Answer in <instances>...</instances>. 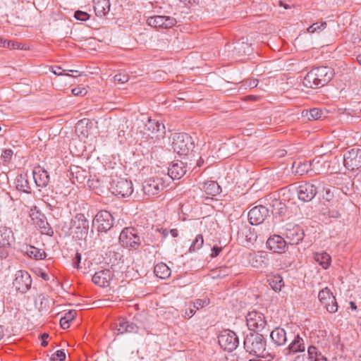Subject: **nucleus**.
<instances>
[{
  "label": "nucleus",
  "instance_id": "obj_9",
  "mask_svg": "<svg viewBox=\"0 0 361 361\" xmlns=\"http://www.w3.org/2000/svg\"><path fill=\"white\" fill-rule=\"evenodd\" d=\"M220 346L228 352L234 350L239 344V339L236 334L229 329L223 331L218 337Z\"/></svg>",
  "mask_w": 361,
  "mask_h": 361
},
{
  "label": "nucleus",
  "instance_id": "obj_32",
  "mask_svg": "<svg viewBox=\"0 0 361 361\" xmlns=\"http://www.w3.org/2000/svg\"><path fill=\"white\" fill-rule=\"evenodd\" d=\"M323 111L319 108L305 109L302 112V116L308 121L319 120L322 117H325V116H323Z\"/></svg>",
  "mask_w": 361,
  "mask_h": 361
},
{
  "label": "nucleus",
  "instance_id": "obj_57",
  "mask_svg": "<svg viewBox=\"0 0 361 361\" xmlns=\"http://www.w3.org/2000/svg\"><path fill=\"white\" fill-rule=\"evenodd\" d=\"M49 337V335L47 334H43L41 335V339H42V343L41 345L42 346H47V341L46 339Z\"/></svg>",
  "mask_w": 361,
  "mask_h": 361
},
{
  "label": "nucleus",
  "instance_id": "obj_33",
  "mask_svg": "<svg viewBox=\"0 0 361 361\" xmlns=\"http://www.w3.org/2000/svg\"><path fill=\"white\" fill-rule=\"evenodd\" d=\"M267 281L274 291H280L284 286L283 278L279 274L269 276Z\"/></svg>",
  "mask_w": 361,
  "mask_h": 361
},
{
  "label": "nucleus",
  "instance_id": "obj_58",
  "mask_svg": "<svg viewBox=\"0 0 361 361\" xmlns=\"http://www.w3.org/2000/svg\"><path fill=\"white\" fill-rule=\"evenodd\" d=\"M10 43L11 42H7L6 39H4L3 38L0 37V47H10Z\"/></svg>",
  "mask_w": 361,
  "mask_h": 361
},
{
  "label": "nucleus",
  "instance_id": "obj_29",
  "mask_svg": "<svg viewBox=\"0 0 361 361\" xmlns=\"http://www.w3.org/2000/svg\"><path fill=\"white\" fill-rule=\"evenodd\" d=\"M20 250L30 258L35 259H42L46 257L44 252H41L38 248L29 245H23L20 247Z\"/></svg>",
  "mask_w": 361,
  "mask_h": 361
},
{
  "label": "nucleus",
  "instance_id": "obj_3",
  "mask_svg": "<svg viewBox=\"0 0 361 361\" xmlns=\"http://www.w3.org/2000/svg\"><path fill=\"white\" fill-rule=\"evenodd\" d=\"M171 145L178 154L187 155L195 148V141L188 133H174L171 136Z\"/></svg>",
  "mask_w": 361,
  "mask_h": 361
},
{
  "label": "nucleus",
  "instance_id": "obj_48",
  "mask_svg": "<svg viewBox=\"0 0 361 361\" xmlns=\"http://www.w3.org/2000/svg\"><path fill=\"white\" fill-rule=\"evenodd\" d=\"M323 191H324V193L322 195L323 199L326 200V201H330L334 197V193L331 191V188H324Z\"/></svg>",
  "mask_w": 361,
  "mask_h": 361
},
{
  "label": "nucleus",
  "instance_id": "obj_31",
  "mask_svg": "<svg viewBox=\"0 0 361 361\" xmlns=\"http://www.w3.org/2000/svg\"><path fill=\"white\" fill-rule=\"evenodd\" d=\"M16 188L25 193H31L30 182L28 180L27 174H20L17 176L16 180Z\"/></svg>",
  "mask_w": 361,
  "mask_h": 361
},
{
  "label": "nucleus",
  "instance_id": "obj_55",
  "mask_svg": "<svg viewBox=\"0 0 361 361\" xmlns=\"http://www.w3.org/2000/svg\"><path fill=\"white\" fill-rule=\"evenodd\" d=\"M69 322L70 321L65 319L64 317H61L60 319V325L61 328L63 329H66L69 327Z\"/></svg>",
  "mask_w": 361,
  "mask_h": 361
},
{
  "label": "nucleus",
  "instance_id": "obj_5",
  "mask_svg": "<svg viewBox=\"0 0 361 361\" xmlns=\"http://www.w3.org/2000/svg\"><path fill=\"white\" fill-rule=\"evenodd\" d=\"M319 185L320 183L316 180L302 183L297 189L298 199L305 202L312 200L318 192Z\"/></svg>",
  "mask_w": 361,
  "mask_h": 361
},
{
  "label": "nucleus",
  "instance_id": "obj_28",
  "mask_svg": "<svg viewBox=\"0 0 361 361\" xmlns=\"http://www.w3.org/2000/svg\"><path fill=\"white\" fill-rule=\"evenodd\" d=\"M270 337L274 344L279 346L285 345L287 341L286 332L283 328H275L271 332Z\"/></svg>",
  "mask_w": 361,
  "mask_h": 361
},
{
  "label": "nucleus",
  "instance_id": "obj_63",
  "mask_svg": "<svg viewBox=\"0 0 361 361\" xmlns=\"http://www.w3.org/2000/svg\"><path fill=\"white\" fill-rule=\"evenodd\" d=\"M303 357L300 356H297L294 361H302Z\"/></svg>",
  "mask_w": 361,
  "mask_h": 361
},
{
  "label": "nucleus",
  "instance_id": "obj_6",
  "mask_svg": "<svg viewBox=\"0 0 361 361\" xmlns=\"http://www.w3.org/2000/svg\"><path fill=\"white\" fill-rule=\"evenodd\" d=\"M15 242V238L11 228L0 227V259H3L8 257L9 249Z\"/></svg>",
  "mask_w": 361,
  "mask_h": 361
},
{
  "label": "nucleus",
  "instance_id": "obj_37",
  "mask_svg": "<svg viewBox=\"0 0 361 361\" xmlns=\"http://www.w3.org/2000/svg\"><path fill=\"white\" fill-rule=\"evenodd\" d=\"M235 50L238 55H249L252 51L251 46L247 42H237L235 47Z\"/></svg>",
  "mask_w": 361,
  "mask_h": 361
},
{
  "label": "nucleus",
  "instance_id": "obj_23",
  "mask_svg": "<svg viewBox=\"0 0 361 361\" xmlns=\"http://www.w3.org/2000/svg\"><path fill=\"white\" fill-rule=\"evenodd\" d=\"M266 201L273 208V212L280 216L284 215L286 212L287 207L285 203L278 200L276 195L271 194L266 197Z\"/></svg>",
  "mask_w": 361,
  "mask_h": 361
},
{
  "label": "nucleus",
  "instance_id": "obj_12",
  "mask_svg": "<svg viewBox=\"0 0 361 361\" xmlns=\"http://www.w3.org/2000/svg\"><path fill=\"white\" fill-rule=\"evenodd\" d=\"M110 190L114 195H120L122 197L131 195L133 191L132 182L125 178L114 180L111 183Z\"/></svg>",
  "mask_w": 361,
  "mask_h": 361
},
{
  "label": "nucleus",
  "instance_id": "obj_10",
  "mask_svg": "<svg viewBox=\"0 0 361 361\" xmlns=\"http://www.w3.org/2000/svg\"><path fill=\"white\" fill-rule=\"evenodd\" d=\"M343 164L349 171L361 168V149L352 148L343 154Z\"/></svg>",
  "mask_w": 361,
  "mask_h": 361
},
{
  "label": "nucleus",
  "instance_id": "obj_13",
  "mask_svg": "<svg viewBox=\"0 0 361 361\" xmlns=\"http://www.w3.org/2000/svg\"><path fill=\"white\" fill-rule=\"evenodd\" d=\"M318 298L329 312H337L338 305L336 298L327 287L322 288L319 292Z\"/></svg>",
  "mask_w": 361,
  "mask_h": 361
},
{
  "label": "nucleus",
  "instance_id": "obj_51",
  "mask_svg": "<svg viewBox=\"0 0 361 361\" xmlns=\"http://www.w3.org/2000/svg\"><path fill=\"white\" fill-rule=\"evenodd\" d=\"M80 261H81V255L80 253L77 252L73 259V267L74 268L79 269Z\"/></svg>",
  "mask_w": 361,
  "mask_h": 361
},
{
  "label": "nucleus",
  "instance_id": "obj_22",
  "mask_svg": "<svg viewBox=\"0 0 361 361\" xmlns=\"http://www.w3.org/2000/svg\"><path fill=\"white\" fill-rule=\"evenodd\" d=\"M116 331L120 334L125 333H137L139 327L133 322H130L125 318H119L116 323Z\"/></svg>",
  "mask_w": 361,
  "mask_h": 361
},
{
  "label": "nucleus",
  "instance_id": "obj_17",
  "mask_svg": "<svg viewBox=\"0 0 361 361\" xmlns=\"http://www.w3.org/2000/svg\"><path fill=\"white\" fill-rule=\"evenodd\" d=\"M148 25L157 29H169L176 23V20L171 16H154L147 18Z\"/></svg>",
  "mask_w": 361,
  "mask_h": 361
},
{
  "label": "nucleus",
  "instance_id": "obj_59",
  "mask_svg": "<svg viewBox=\"0 0 361 361\" xmlns=\"http://www.w3.org/2000/svg\"><path fill=\"white\" fill-rule=\"evenodd\" d=\"M170 233L171 234V235L173 237V238H176L178 235V231L177 229H171L170 231Z\"/></svg>",
  "mask_w": 361,
  "mask_h": 361
},
{
  "label": "nucleus",
  "instance_id": "obj_14",
  "mask_svg": "<svg viewBox=\"0 0 361 361\" xmlns=\"http://www.w3.org/2000/svg\"><path fill=\"white\" fill-rule=\"evenodd\" d=\"M93 223L97 224L98 231L106 232L113 226L114 218L108 211L102 210L96 214Z\"/></svg>",
  "mask_w": 361,
  "mask_h": 361
},
{
  "label": "nucleus",
  "instance_id": "obj_2",
  "mask_svg": "<svg viewBox=\"0 0 361 361\" xmlns=\"http://www.w3.org/2000/svg\"><path fill=\"white\" fill-rule=\"evenodd\" d=\"M266 339L262 334L250 332L244 338L243 345L246 352L256 356L264 357L266 350Z\"/></svg>",
  "mask_w": 361,
  "mask_h": 361
},
{
  "label": "nucleus",
  "instance_id": "obj_16",
  "mask_svg": "<svg viewBox=\"0 0 361 361\" xmlns=\"http://www.w3.org/2000/svg\"><path fill=\"white\" fill-rule=\"evenodd\" d=\"M164 188L165 184L160 178H149L142 183V190L148 197L158 194Z\"/></svg>",
  "mask_w": 361,
  "mask_h": 361
},
{
  "label": "nucleus",
  "instance_id": "obj_18",
  "mask_svg": "<svg viewBox=\"0 0 361 361\" xmlns=\"http://www.w3.org/2000/svg\"><path fill=\"white\" fill-rule=\"evenodd\" d=\"M269 209L263 205H257L251 209L248 213V219L252 225H259L269 216Z\"/></svg>",
  "mask_w": 361,
  "mask_h": 361
},
{
  "label": "nucleus",
  "instance_id": "obj_62",
  "mask_svg": "<svg viewBox=\"0 0 361 361\" xmlns=\"http://www.w3.org/2000/svg\"><path fill=\"white\" fill-rule=\"evenodd\" d=\"M41 277H42L43 279L46 280V281H48V280H49V276H48V275H47L46 273H42V274H41Z\"/></svg>",
  "mask_w": 361,
  "mask_h": 361
},
{
  "label": "nucleus",
  "instance_id": "obj_8",
  "mask_svg": "<svg viewBox=\"0 0 361 361\" xmlns=\"http://www.w3.org/2000/svg\"><path fill=\"white\" fill-rule=\"evenodd\" d=\"M119 240L123 246L132 249H137L140 245V237L137 235V231L132 227L123 229L119 235Z\"/></svg>",
  "mask_w": 361,
  "mask_h": 361
},
{
  "label": "nucleus",
  "instance_id": "obj_64",
  "mask_svg": "<svg viewBox=\"0 0 361 361\" xmlns=\"http://www.w3.org/2000/svg\"><path fill=\"white\" fill-rule=\"evenodd\" d=\"M357 61L361 65V54L357 56Z\"/></svg>",
  "mask_w": 361,
  "mask_h": 361
},
{
  "label": "nucleus",
  "instance_id": "obj_15",
  "mask_svg": "<svg viewBox=\"0 0 361 361\" xmlns=\"http://www.w3.org/2000/svg\"><path fill=\"white\" fill-rule=\"evenodd\" d=\"M284 235L287 243L298 245L304 238V231L298 225L288 224L286 226Z\"/></svg>",
  "mask_w": 361,
  "mask_h": 361
},
{
  "label": "nucleus",
  "instance_id": "obj_20",
  "mask_svg": "<svg viewBox=\"0 0 361 361\" xmlns=\"http://www.w3.org/2000/svg\"><path fill=\"white\" fill-rule=\"evenodd\" d=\"M112 276L111 271L109 269H104L96 272L93 275L92 281L94 284L100 287H106L109 286Z\"/></svg>",
  "mask_w": 361,
  "mask_h": 361
},
{
  "label": "nucleus",
  "instance_id": "obj_26",
  "mask_svg": "<svg viewBox=\"0 0 361 361\" xmlns=\"http://www.w3.org/2000/svg\"><path fill=\"white\" fill-rule=\"evenodd\" d=\"M144 130L148 133H165V126L163 123L155 119L147 118L145 123Z\"/></svg>",
  "mask_w": 361,
  "mask_h": 361
},
{
  "label": "nucleus",
  "instance_id": "obj_27",
  "mask_svg": "<svg viewBox=\"0 0 361 361\" xmlns=\"http://www.w3.org/2000/svg\"><path fill=\"white\" fill-rule=\"evenodd\" d=\"M267 255L264 252H257L250 256V262L253 267L264 268L268 265Z\"/></svg>",
  "mask_w": 361,
  "mask_h": 361
},
{
  "label": "nucleus",
  "instance_id": "obj_42",
  "mask_svg": "<svg viewBox=\"0 0 361 361\" xmlns=\"http://www.w3.org/2000/svg\"><path fill=\"white\" fill-rule=\"evenodd\" d=\"M209 304V300L207 298L203 299H197L193 302L194 307L197 310L207 306Z\"/></svg>",
  "mask_w": 361,
  "mask_h": 361
},
{
  "label": "nucleus",
  "instance_id": "obj_52",
  "mask_svg": "<svg viewBox=\"0 0 361 361\" xmlns=\"http://www.w3.org/2000/svg\"><path fill=\"white\" fill-rule=\"evenodd\" d=\"M76 314L77 312L75 310H70L65 314L63 317L65 319L71 322L75 317Z\"/></svg>",
  "mask_w": 361,
  "mask_h": 361
},
{
  "label": "nucleus",
  "instance_id": "obj_54",
  "mask_svg": "<svg viewBox=\"0 0 361 361\" xmlns=\"http://www.w3.org/2000/svg\"><path fill=\"white\" fill-rule=\"evenodd\" d=\"M328 215L329 217L334 218V219H338L341 216L340 213L336 209L329 210L328 212Z\"/></svg>",
  "mask_w": 361,
  "mask_h": 361
},
{
  "label": "nucleus",
  "instance_id": "obj_50",
  "mask_svg": "<svg viewBox=\"0 0 361 361\" xmlns=\"http://www.w3.org/2000/svg\"><path fill=\"white\" fill-rule=\"evenodd\" d=\"M318 349L314 346L310 345L307 348V354H308V358L311 360V359L315 358V355H317Z\"/></svg>",
  "mask_w": 361,
  "mask_h": 361
},
{
  "label": "nucleus",
  "instance_id": "obj_53",
  "mask_svg": "<svg viewBox=\"0 0 361 361\" xmlns=\"http://www.w3.org/2000/svg\"><path fill=\"white\" fill-rule=\"evenodd\" d=\"M221 250H222L221 247L214 246L212 248V252L210 254V257L212 258H214V257H217L219 255V253L221 252Z\"/></svg>",
  "mask_w": 361,
  "mask_h": 361
},
{
  "label": "nucleus",
  "instance_id": "obj_49",
  "mask_svg": "<svg viewBox=\"0 0 361 361\" xmlns=\"http://www.w3.org/2000/svg\"><path fill=\"white\" fill-rule=\"evenodd\" d=\"M196 310H197V309L195 308L194 305H192V307H190L189 308L185 309L183 317L185 319H189L195 314Z\"/></svg>",
  "mask_w": 361,
  "mask_h": 361
},
{
  "label": "nucleus",
  "instance_id": "obj_39",
  "mask_svg": "<svg viewBox=\"0 0 361 361\" xmlns=\"http://www.w3.org/2000/svg\"><path fill=\"white\" fill-rule=\"evenodd\" d=\"M204 244V239L202 234L196 235L195 238L192 240L191 245L189 248L190 252H195L199 250Z\"/></svg>",
  "mask_w": 361,
  "mask_h": 361
},
{
  "label": "nucleus",
  "instance_id": "obj_11",
  "mask_svg": "<svg viewBox=\"0 0 361 361\" xmlns=\"http://www.w3.org/2000/svg\"><path fill=\"white\" fill-rule=\"evenodd\" d=\"M247 325L250 332L262 331L267 324V321L264 314L259 312L253 310L249 312L246 315Z\"/></svg>",
  "mask_w": 361,
  "mask_h": 361
},
{
  "label": "nucleus",
  "instance_id": "obj_46",
  "mask_svg": "<svg viewBox=\"0 0 361 361\" xmlns=\"http://www.w3.org/2000/svg\"><path fill=\"white\" fill-rule=\"evenodd\" d=\"M13 154V152L10 149H6L4 150V152L1 154V159L4 160V162H9Z\"/></svg>",
  "mask_w": 361,
  "mask_h": 361
},
{
  "label": "nucleus",
  "instance_id": "obj_56",
  "mask_svg": "<svg viewBox=\"0 0 361 361\" xmlns=\"http://www.w3.org/2000/svg\"><path fill=\"white\" fill-rule=\"evenodd\" d=\"M85 92V90H81L80 88L79 87H75V88H73L72 90V93L74 94V95H83L85 93L83 92Z\"/></svg>",
  "mask_w": 361,
  "mask_h": 361
},
{
  "label": "nucleus",
  "instance_id": "obj_60",
  "mask_svg": "<svg viewBox=\"0 0 361 361\" xmlns=\"http://www.w3.org/2000/svg\"><path fill=\"white\" fill-rule=\"evenodd\" d=\"M324 356L322 353L319 350H317V355H315V358L311 359V361H315V360H317L319 357Z\"/></svg>",
  "mask_w": 361,
  "mask_h": 361
},
{
  "label": "nucleus",
  "instance_id": "obj_30",
  "mask_svg": "<svg viewBox=\"0 0 361 361\" xmlns=\"http://www.w3.org/2000/svg\"><path fill=\"white\" fill-rule=\"evenodd\" d=\"M94 9L97 16L102 17L107 14L110 10L109 0H93Z\"/></svg>",
  "mask_w": 361,
  "mask_h": 361
},
{
  "label": "nucleus",
  "instance_id": "obj_1",
  "mask_svg": "<svg viewBox=\"0 0 361 361\" xmlns=\"http://www.w3.org/2000/svg\"><path fill=\"white\" fill-rule=\"evenodd\" d=\"M334 74V71L330 67H316L307 73L304 78L303 84L310 88L323 87L332 79Z\"/></svg>",
  "mask_w": 361,
  "mask_h": 361
},
{
  "label": "nucleus",
  "instance_id": "obj_40",
  "mask_svg": "<svg viewBox=\"0 0 361 361\" xmlns=\"http://www.w3.org/2000/svg\"><path fill=\"white\" fill-rule=\"evenodd\" d=\"M326 27V22L322 21L321 23H315L311 25L307 28V32L309 33H319L321 31L324 30Z\"/></svg>",
  "mask_w": 361,
  "mask_h": 361
},
{
  "label": "nucleus",
  "instance_id": "obj_19",
  "mask_svg": "<svg viewBox=\"0 0 361 361\" xmlns=\"http://www.w3.org/2000/svg\"><path fill=\"white\" fill-rule=\"evenodd\" d=\"M267 247L275 253H284L287 250V241L279 235H274L267 240Z\"/></svg>",
  "mask_w": 361,
  "mask_h": 361
},
{
  "label": "nucleus",
  "instance_id": "obj_25",
  "mask_svg": "<svg viewBox=\"0 0 361 361\" xmlns=\"http://www.w3.org/2000/svg\"><path fill=\"white\" fill-rule=\"evenodd\" d=\"M185 173V166L182 161L172 163L168 169V175L173 180L180 179Z\"/></svg>",
  "mask_w": 361,
  "mask_h": 361
},
{
  "label": "nucleus",
  "instance_id": "obj_45",
  "mask_svg": "<svg viewBox=\"0 0 361 361\" xmlns=\"http://www.w3.org/2000/svg\"><path fill=\"white\" fill-rule=\"evenodd\" d=\"M114 80L116 82L124 84L128 81L129 77L126 74L119 73L115 75V76L114 77Z\"/></svg>",
  "mask_w": 361,
  "mask_h": 361
},
{
  "label": "nucleus",
  "instance_id": "obj_35",
  "mask_svg": "<svg viewBox=\"0 0 361 361\" xmlns=\"http://www.w3.org/2000/svg\"><path fill=\"white\" fill-rule=\"evenodd\" d=\"M203 189L209 195H216L221 192V188L215 181H207L204 183Z\"/></svg>",
  "mask_w": 361,
  "mask_h": 361
},
{
  "label": "nucleus",
  "instance_id": "obj_47",
  "mask_svg": "<svg viewBox=\"0 0 361 361\" xmlns=\"http://www.w3.org/2000/svg\"><path fill=\"white\" fill-rule=\"evenodd\" d=\"M65 358H66V353H64L63 350H56V353L52 355V360L54 361H56V360L62 361V360H65Z\"/></svg>",
  "mask_w": 361,
  "mask_h": 361
},
{
  "label": "nucleus",
  "instance_id": "obj_36",
  "mask_svg": "<svg viewBox=\"0 0 361 361\" xmlns=\"http://www.w3.org/2000/svg\"><path fill=\"white\" fill-rule=\"evenodd\" d=\"M314 260L324 269H327L330 265L331 257L326 252L315 253Z\"/></svg>",
  "mask_w": 361,
  "mask_h": 361
},
{
  "label": "nucleus",
  "instance_id": "obj_34",
  "mask_svg": "<svg viewBox=\"0 0 361 361\" xmlns=\"http://www.w3.org/2000/svg\"><path fill=\"white\" fill-rule=\"evenodd\" d=\"M154 272L160 279H166L171 275V269L164 263L157 264L154 267Z\"/></svg>",
  "mask_w": 361,
  "mask_h": 361
},
{
  "label": "nucleus",
  "instance_id": "obj_38",
  "mask_svg": "<svg viewBox=\"0 0 361 361\" xmlns=\"http://www.w3.org/2000/svg\"><path fill=\"white\" fill-rule=\"evenodd\" d=\"M309 166L306 162H294L293 164V172L297 175L302 176L308 172Z\"/></svg>",
  "mask_w": 361,
  "mask_h": 361
},
{
  "label": "nucleus",
  "instance_id": "obj_4",
  "mask_svg": "<svg viewBox=\"0 0 361 361\" xmlns=\"http://www.w3.org/2000/svg\"><path fill=\"white\" fill-rule=\"evenodd\" d=\"M89 221L83 214H77L70 222L69 231L74 237L82 239L88 233Z\"/></svg>",
  "mask_w": 361,
  "mask_h": 361
},
{
  "label": "nucleus",
  "instance_id": "obj_24",
  "mask_svg": "<svg viewBox=\"0 0 361 361\" xmlns=\"http://www.w3.org/2000/svg\"><path fill=\"white\" fill-rule=\"evenodd\" d=\"M32 177L35 183L38 187H45L49 182L48 172L41 167L36 168L32 171Z\"/></svg>",
  "mask_w": 361,
  "mask_h": 361
},
{
  "label": "nucleus",
  "instance_id": "obj_41",
  "mask_svg": "<svg viewBox=\"0 0 361 361\" xmlns=\"http://www.w3.org/2000/svg\"><path fill=\"white\" fill-rule=\"evenodd\" d=\"M51 72L55 74L56 75H70L68 73H64V72L66 71H69V72H72V73H75L78 74V75H79V73H78V71H75V70H67V69H64L61 66H52L51 68ZM73 77H76V75H73Z\"/></svg>",
  "mask_w": 361,
  "mask_h": 361
},
{
  "label": "nucleus",
  "instance_id": "obj_44",
  "mask_svg": "<svg viewBox=\"0 0 361 361\" xmlns=\"http://www.w3.org/2000/svg\"><path fill=\"white\" fill-rule=\"evenodd\" d=\"M74 17L78 20L86 21L90 18V16L87 12L78 10L75 12Z\"/></svg>",
  "mask_w": 361,
  "mask_h": 361
},
{
  "label": "nucleus",
  "instance_id": "obj_7",
  "mask_svg": "<svg viewBox=\"0 0 361 361\" xmlns=\"http://www.w3.org/2000/svg\"><path fill=\"white\" fill-rule=\"evenodd\" d=\"M32 282V278L27 271L18 270L14 275L12 285L17 292L25 293L30 289Z\"/></svg>",
  "mask_w": 361,
  "mask_h": 361
},
{
  "label": "nucleus",
  "instance_id": "obj_43",
  "mask_svg": "<svg viewBox=\"0 0 361 361\" xmlns=\"http://www.w3.org/2000/svg\"><path fill=\"white\" fill-rule=\"evenodd\" d=\"M38 216H42V219H39L37 221H36V224L38 225V226L41 228H46V226L48 225V223L44 219V216L42 215L38 212L36 214H31V216L32 219H38Z\"/></svg>",
  "mask_w": 361,
  "mask_h": 361
},
{
  "label": "nucleus",
  "instance_id": "obj_61",
  "mask_svg": "<svg viewBox=\"0 0 361 361\" xmlns=\"http://www.w3.org/2000/svg\"><path fill=\"white\" fill-rule=\"evenodd\" d=\"M350 307H351V309L353 310H357V306H356V305H355V303L354 302L351 301L350 302Z\"/></svg>",
  "mask_w": 361,
  "mask_h": 361
},
{
  "label": "nucleus",
  "instance_id": "obj_21",
  "mask_svg": "<svg viewBox=\"0 0 361 361\" xmlns=\"http://www.w3.org/2000/svg\"><path fill=\"white\" fill-rule=\"evenodd\" d=\"M305 350V345L304 340L299 334L294 336L293 340L288 345V348L285 349L284 353L286 355H294L297 353H302Z\"/></svg>",
  "mask_w": 361,
  "mask_h": 361
}]
</instances>
